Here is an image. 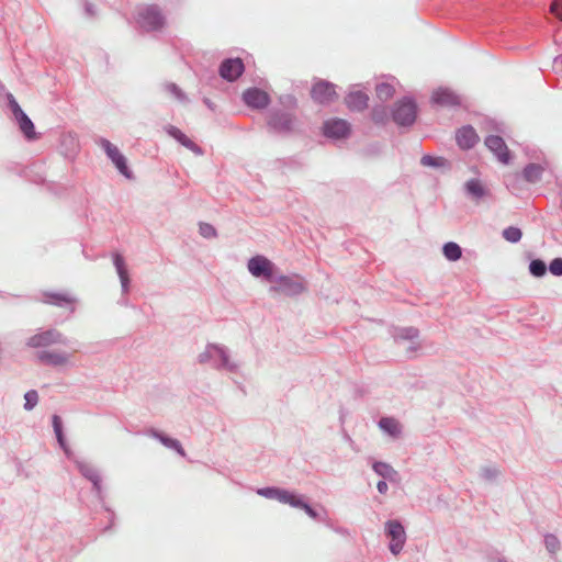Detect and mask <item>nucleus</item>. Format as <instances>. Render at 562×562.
I'll use <instances>...</instances> for the list:
<instances>
[{
    "instance_id": "16",
    "label": "nucleus",
    "mask_w": 562,
    "mask_h": 562,
    "mask_svg": "<svg viewBox=\"0 0 562 562\" xmlns=\"http://www.w3.org/2000/svg\"><path fill=\"white\" fill-rule=\"evenodd\" d=\"M479 140V135L472 125H463L456 132L457 145L463 150L472 149Z\"/></svg>"
},
{
    "instance_id": "49",
    "label": "nucleus",
    "mask_w": 562,
    "mask_h": 562,
    "mask_svg": "<svg viewBox=\"0 0 562 562\" xmlns=\"http://www.w3.org/2000/svg\"><path fill=\"white\" fill-rule=\"evenodd\" d=\"M491 126H492V130L497 132V133H502V134L505 133L506 126H505V124L503 122L493 121L491 123Z\"/></svg>"
},
{
    "instance_id": "4",
    "label": "nucleus",
    "mask_w": 562,
    "mask_h": 562,
    "mask_svg": "<svg viewBox=\"0 0 562 562\" xmlns=\"http://www.w3.org/2000/svg\"><path fill=\"white\" fill-rule=\"evenodd\" d=\"M53 345L70 347L75 352L78 351V348L75 347L77 345V341L67 338L63 333H60L56 328L41 330L35 335L31 336L26 341V346L30 348H45Z\"/></svg>"
},
{
    "instance_id": "47",
    "label": "nucleus",
    "mask_w": 562,
    "mask_h": 562,
    "mask_svg": "<svg viewBox=\"0 0 562 562\" xmlns=\"http://www.w3.org/2000/svg\"><path fill=\"white\" fill-rule=\"evenodd\" d=\"M280 103L285 108L294 109L297 105V100L292 94H284L280 97Z\"/></svg>"
},
{
    "instance_id": "40",
    "label": "nucleus",
    "mask_w": 562,
    "mask_h": 562,
    "mask_svg": "<svg viewBox=\"0 0 562 562\" xmlns=\"http://www.w3.org/2000/svg\"><path fill=\"white\" fill-rule=\"evenodd\" d=\"M501 471L496 467H482L480 471V477L487 482V483H494L499 477Z\"/></svg>"
},
{
    "instance_id": "41",
    "label": "nucleus",
    "mask_w": 562,
    "mask_h": 562,
    "mask_svg": "<svg viewBox=\"0 0 562 562\" xmlns=\"http://www.w3.org/2000/svg\"><path fill=\"white\" fill-rule=\"evenodd\" d=\"M502 236L508 243L516 244V243L520 241V239L522 237V232L517 226H508L503 229Z\"/></svg>"
},
{
    "instance_id": "19",
    "label": "nucleus",
    "mask_w": 562,
    "mask_h": 562,
    "mask_svg": "<svg viewBox=\"0 0 562 562\" xmlns=\"http://www.w3.org/2000/svg\"><path fill=\"white\" fill-rule=\"evenodd\" d=\"M431 103L440 106L454 108L460 105V98L448 88H438L431 94Z\"/></svg>"
},
{
    "instance_id": "23",
    "label": "nucleus",
    "mask_w": 562,
    "mask_h": 562,
    "mask_svg": "<svg viewBox=\"0 0 562 562\" xmlns=\"http://www.w3.org/2000/svg\"><path fill=\"white\" fill-rule=\"evenodd\" d=\"M148 434L157 439L161 445H164L166 448H169L171 450H175L179 456L184 457L186 451L181 445V442L178 439L171 438L168 435L164 434L162 431H159L157 429H149Z\"/></svg>"
},
{
    "instance_id": "8",
    "label": "nucleus",
    "mask_w": 562,
    "mask_h": 562,
    "mask_svg": "<svg viewBox=\"0 0 562 562\" xmlns=\"http://www.w3.org/2000/svg\"><path fill=\"white\" fill-rule=\"evenodd\" d=\"M384 533L390 539L389 550L393 555H398L406 543L405 527L398 519H389L384 524Z\"/></svg>"
},
{
    "instance_id": "6",
    "label": "nucleus",
    "mask_w": 562,
    "mask_h": 562,
    "mask_svg": "<svg viewBox=\"0 0 562 562\" xmlns=\"http://www.w3.org/2000/svg\"><path fill=\"white\" fill-rule=\"evenodd\" d=\"M137 22L146 32H158L165 27L166 18L157 4H149L138 11Z\"/></svg>"
},
{
    "instance_id": "13",
    "label": "nucleus",
    "mask_w": 562,
    "mask_h": 562,
    "mask_svg": "<svg viewBox=\"0 0 562 562\" xmlns=\"http://www.w3.org/2000/svg\"><path fill=\"white\" fill-rule=\"evenodd\" d=\"M241 99L248 108L254 110L266 109L271 102L270 95L257 87L246 89L241 94Z\"/></svg>"
},
{
    "instance_id": "36",
    "label": "nucleus",
    "mask_w": 562,
    "mask_h": 562,
    "mask_svg": "<svg viewBox=\"0 0 562 562\" xmlns=\"http://www.w3.org/2000/svg\"><path fill=\"white\" fill-rule=\"evenodd\" d=\"M90 482L92 484V491L95 494V497L102 504L104 509L111 515V519L113 520L114 519V513L109 507L104 506L105 494H104L103 486H102L101 475L98 476L94 480H91Z\"/></svg>"
},
{
    "instance_id": "39",
    "label": "nucleus",
    "mask_w": 562,
    "mask_h": 562,
    "mask_svg": "<svg viewBox=\"0 0 562 562\" xmlns=\"http://www.w3.org/2000/svg\"><path fill=\"white\" fill-rule=\"evenodd\" d=\"M394 87L387 82L378 83L375 87V93L379 100L382 102L387 101L394 94Z\"/></svg>"
},
{
    "instance_id": "56",
    "label": "nucleus",
    "mask_w": 562,
    "mask_h": 562,
    "mask_svg": "<svg viewBox=\"0 0 562 562\" xmlns=\"http://www.w3.org/2000/svg\"><path fill=\"white\" fill-rule=\"evenodd\" d=\"M322 512L324 513V515H326V510L325 508L321 507Z\"/></svg>"
},
{
    "instance_id": "20",
    "label": "nucleus",
    "mask_w": 562,
    "mask_h": 562,
    "mask_svg": "<svg viewBox=\"0 0 562 562\" xmlns=\"http://www.w3.org/2000/svg\"><path fill=\"white\" fill-rule=\"evenodd\" d=\"M70 357V353L50 350H41L36 353V358L41 363L50 367H60L67 364Z\"/></svg>"
},
{
    "instance_id": "43",
    "label": "nucleus",
    "mask_w": 562,
    "mask_h": 562,
    "mask_svg": "<svg viewBox=\"0 0 562 562\" xmlns=\"http://www.w3.org/2000/svg\"><path fill=\"white\" fill-rule=\"evenodd\" d=\"M24 409L25 411H32L38 403V393L36 390H29L24 394Z\"/></svg>"
},
{
    "instance_id": "26",
    "label": "nucleus",
    "mask_w": 562,
    "mask_h": 562,
    "mask_svg": "<svg viewBox=\"0 0 562 562\" xmlns=\"http://www.w3.org/2000/svg\"><path fill=\"white\" fill-rule=\"evenodd\" d=\"M290 506L293 507V508H300L302 510H304V513L312 519L314 520H317V521H322L324 520V518L322 517L321 513L315 508L313 507L312 505H310L303 495L301 494H297L295 493L291 503H290Z\"/></svg>"
},
{
    "instance_id": "2",
    "label": "nucleus",
    "mask_w": 562,
    "mask_h": 562,
    "mask_svg": "<svg viewBox=\"0 0 562 562\" xmlns=\"http://www.w3.org/2000/svg\"><path fill=\"white\" fill-rule=\"evenodd\" d=\"M307 290L305 279L300 274H282L280 271L269 288L270 293H279L289 297L301 295Z\"/></svg>"
},
{
    "instance_id": "5",
    "label": "nucleus",
    "mask_w": 562,
    "mask_h": 562,
    "mask_svg": "<svg viewBox=\"0 0 562 562\" xmlns=\"http://www.w3.org/2000/svg\"><path fill=\"white\" fill-rule=\"evenodd\" d=\"M247 269L254 278L269 283L273 282L280 271L277 265L263 255H256L249 258Z\"/></svg>"
},
{
    "instance_id": "48",
    "label": "nucleus",
    "mask_w": 562,
    "mask_h": 562,
    "mask_svg": "<svg viewBox=\"0 0 562 562\" xmlns=\"http://www.w3.org/2000/svg\"><path fill=\"white\" fill-rule=\"evenodd\" d=\"M551 12L560 20H562V0H553L551 3Z\"/></svg>"
},
{
    "instance_id": "52",
    "label": "nucleus",
    "mask_w": 562,
    "mask_h": 562,
    "mask_svg": "<svg viewBox=\"0 0 562 562\" xmlns=\"http://www.w3.org/2000/svg\"><path fill=\"white\" fill-rule=\"evenodd\" d=\"M123 296L120 299L119 303L121 305H124V306H127L128 305V300L125 297L124 294H122Z\"/></svg>"
},
{
    "instance_id": "38",
    "label": "nucleus",
    "mask_w": 562,
    "mask_h": 562,
    "mask_svg": "<svg viewBox=\"0 0 562 562\" xmlns=\"http://www.w3.org/2000/svg\"><path fill=\"white\" fill-rule=\"evenodd\" d=\"M371 120L379 125H384L389 121V111L385 105H375L371 111Z\"/></svg>"
},
{
    "instance_id": "50",
    "label": "nucleus",
    "mask_w": 562,
    "mask_h": 562,
    "mask_svg": "<svg viewBox=\"0 0 562 562\" xmlns=\"http://www.w3.org/2000/svg\"><path fill=\"white\" fill-rule=\"evenodd\" d=\"M376 490L380 494H385L389 490V485L386 483V480H380L378 483H376Z\"/></svg>"
},
{
    "instance_id": "22",
    "label": "nucleus",
    "mask_w": 562,
    "mask_h": 562,
    "mask_svg": "<svg viewBox=\"0 0 562 562\" xmlns=\"http://www.w3.org/2000/svg\"><path fill=\"white\" fill-rule=\"evenodd\" d=\"M350 111L361 112L368 108L369 97L363 91H350L345 98Z\"/></svg>"
},
{
    "instance_id": "55",
    "label": "nucleus",
    "mask_w": 562,
    "mask_h": 562,
    "mask_svg": "<svg viewBox=\"0 0 562 562\" xmlns=\"http://www.w3.org/2000/svg\"><path fill=\"white\" fill-rule=\"evenodd\" d=\"M10 295L13 296V294H10ZM14 297H21V295L15 294Z\"/></svg>"
},
{
    "instance_id": "42",
    "label": "nucleus",
    "mask_w": 562,
    "mask_h": 562,
    "mask_svg": "<svg viewBox=\"0 0 562 562\" xmlns=\"http://www.w3.org/2000/svg\"><path fill=\"white\" fill-rule=\"evenodd\" d=\"M544 547L550 554H555L560 550V540L553 533H547L543 539Z\"/></svg>"
},
{
    "instance_id": "10",
    "label": "nucleus",
    "mask_w": 562,
    "mask_h": 562,
    "mask_svg": "<svg viewBox=\"0 0 562 562\" xmlns=\"http://www.w3.org/2000/svg\"><path fill=\"white\" fill-rule=\"evenodd\" d=\"M100 145L117 171L126 179H133L134 175L127 165L125 156L120 151V149L105 138L100 139Z\"/></svg>"
},
{
    "instance_id": "34",
    "label": "nucleus",
    "mask_w": 562,
    "mask_h": 562,
    "mask_svg": "<svg viewBox=\"0 0 562 562\" xmlns=\"http://www.w3.org/2000/svg\"><path fill=\"white\" fill-rule=\"evenodd\" d=\"M442 254L449 261H457L462 257V248L454 241H447L442 246Z\"/></svg>"
},
{
    "instance_id": "37",
    "label": "nucleus",
    "mask_w": 562,
    "mask_h": 562,
    "mask_svg": "<svg viewBox=\"0 0 562 562\" xmlns=\"http://www.w3.org/2000/svg\"><path fill=\"white\" fill-rule=\"evenodd\" d=\"M528 269L532 277L542 278L547 274L548 266L542 259L536 258L529 262Z\"/></svg>"
},
{
    "instance_id": "33",
    "label": "nucleus",
    "mask_w": 562,
    "mask_h": 562,
    "mask_svg": "<svg viewBox=\"0 0 562 562\" xmlns=\"http://www.w3.org/2000/svg\"><path fill=\"white\" fill-rule=\"evenodd\" d=\"M373 471L384 480L393 481L397 476V472L386 462L374 461L372 463Z\"/></svg>"
},
{
    "instance_id": "29",
    "label": "nucleus",
    "mask_w": 562,
    "mask_h": 562,
    "mask_svg": "<svg viewBox=\"0 0 562 562\" xmlns=\"http://www.w3.org/2000/svg\"><path fill=\"white\" fill-rule=\"evenodd\" d=\"M544 169L541 165L530 162L522 169V177L529 183H537L541 180Z\"/></svg>"
},
{
    "instance_id": "45",
    "label": "nucleus",
    "mask_w": 562,
    "mask_h": 562,
    "mask_svg": "<svg viewBox=\"0 0 562 562\" xmlns=\"http://www.w3.org/2000/svg\"><path fill=\"white\" fill-rule=\"evenodd\" d=\"M548 270L555 277H562V258L552 259L548 266Z\"/></svg>"
},
{
    "instance_id": "11",
    "label": "nucleus",
    "mask_w": 562,
    "mask_h": 562,
    "mask_svg": "<svg viewBox=\"0 0 562 562\" xmlns=\"http://www.w3.org/2000/svg\"><path fill=\"white\" fill-rule=\"evenodd\" d=\"M323 135L331 139H346L351 133V125L344 119H329L323 123Z\"/></svg>"
},
{
    "instance_id": "44",
    "label": "nucleus",
    "mask_w": 562,
    "mask_h": 562,
    "mask_svg": "<svg viewBox=\"0 0 562 562\" xmlns=\"http://www.w3.org/2000/svg\"><path fill=\"white\" fill-rule=\"evenodd\" d=\"M199 233L207 239L215 238L217 236L216 228L212 224L203 222L199 224Z\"/></svg>"
},
{
    "instance_id": "30",
    "label": "nucleus",
    "mask_w": 562,
    "mask_h": 562,
    "mask_svg": "<svg viewBox=\"0 0 562 562\" xmlns=\"http://www.w3.org/2000/svg\"><path fill=\"white\" fill-rule=\"evenodd\" d=\"M378 426L382 431L393 438H397L401 435L400 423L393 417H381Z\"/></svg>"
},
{
    "instance_id": "51",
    "label": "nucleus",
    "mask_w": 562,
    "mask_h": 562,
    "mask_svg": "<svg viewBox=\"0 0 562 562\" xmlns=\"http://www.w3.org/2000/svg\"><path fill=\"white\" fill-rule=\"evenodd\" d=\"M85 11H86L87 15L92 16L95 13V7L90 2H86Z\"/></svg>"
},
{
    "instance_id": "21",
    "label": "nucleus",
    "mask_w": 562,
    "mask_h": 562,
    "mask_svg": "<svg viewBox=\"0 0 562 562\" xmlns=\"http://www.w3.org/2000/svg\"><path fill=\"white\" fill-rule=\"evenodd\" d=\"M167 134L176 139L179 144H181L187 149L191 150L198 156L203 155V149L195 144L192 139H190L180 128L173 125H168L166 127Z\"/></svg>"
},
{
    "instance_id": "17",
    "label": "nucleus",
    "mask_w": 562,
    "mask_h": 562,
    "mask_svg": "<svg viewBox=\"0 0 562 562\" xmlns=\"http://www.w3.org/2000/svg\"><path fill=\"white\" fill-rule=\"evenodd\" d=\"M112 261L121 282L122 294L127 295L131 290V278L125 259L120 252L115 251L112 254Z\"/></svg>"
},
{
    "instance_id": "25",
    "label": "nucleus",
    "mask_w": 562,
    "mask_h": 562,
    "mask_svg": "<svg viewBox=\"0 0 562 562\" xmlns=\"http://www.w3.org/2000/svg\"><path fill=\"white\" fill-rule=\"evenodd\" d=\"M14 120L18 123L21 133L27 140H34L37 138L34 123L24 111L14 115Z\"/></svg>"
},
{
    "instance_id": "24",
    "label": "nucleus",
    "mask_w": 562,
    "mask_h": 562,
    "mask_svg": "<svg viewBox=\"0 0 562 562\" xmlns=\"http://www.w3.org/2000/svg\"><path fill=\"white\" fill-rule=\"evenodd\" d=\"M52 425H53V429H54L56 440H57L59 447L64 450L67 458L71 459L74 461L75 457L72 456V452L67 445L66 437L64 434L63 420H61L60 416L54 414L52 416Z\"/></svg>"
},
{
    "instance_id": "12",
    "label": "nucleus",
    "mask_w": 562,
    "mask_h": 562,
    "mask_svg": "<svg viewBox=\"0 0 562 562\" xmlns=\"http://www.w3.org/2000/svg\"><path fill=\"white\" fill-rule=\"evenodd\" d=\"M245 71V65L241 58H225L221 61L218 67V75L227 82H234Z\"/></svg>"
},
{
    "instance_id": "35",
    "label": "nucleus",
    "mask_w": 562,
    "mask_h": 562,
    "mask_svg": "<svg viewBox=\"0 0 562 562\" xmlns=\"http://www.w3.org/2000/svg\"><path fill=\"white\" fill-rule=\"evenodd\" d=\"M162 90L172 95L180 103L189 102V98L186 92L175 82L162 83Z\"/></svg>"
},
{
    "instance_id": "9",
    "label": "nucleus",
    "mask_w": 562,
    "mask_h": 562,
    "mask_svg": "<svg viewBox=\"0 0 562 562\" xmlns=\"http://www.w3.org/2000/svg\"><path fill=\"white\" fill-rule=\"evenodd\" d=\"M311 98L319 105L331 104L338 99L336 85L325 79L316 80L311 89Z\"/></svg>"
},
{
    "instance_id": "3",
    "label": "nucleus",
    "mask_w": 562,
    "mask_h": 562,
    "mask_svg": "<svg viewBox=\"0 0 562 562\" xmlns=\"http://www.w3.org/2000/svg\"><path fill=\"white\" fill-rule=\"evenodd\" d=\"M418 105L411 95L397 100L391 109V117L400 127H411L416 122Z\"/></svg>"
},
{
    "instance_id": "7",
    "label": "nucleus",
    "mask_w": 562,
    "mask_h": 562,
    "mask_svg": "<svg viewBox=\"0 0 562 562\" xmlns=\"http://www.w3.org/2000/svg\"><path fill=\"white\" fill-rule=\"evenodd\" d=\"M294 126V115L282 110H271L267 117L268 132L276 135L288 136Z\"/></svg>"
},
{
    "instance_id": "46",
    "label": "nucleus",
    "mask_w": 562,
    "mask_h": 562,
    "mask_svg": "<svg viewBox=\"0 0 562 562\" xmlns=\"http://www.w3.org/2000/svg\"><path fill=\"white\" fill-rule=\"evenodd\" d=\"M7 101L8 106L11 110L13 116L16 115L19 112L23 111L18 101L15 100V98L13 97V94L7 93Z\"/></svg>"
},
{
    "instance_id": "53",
    "label": "nucleus",
    "mask_w": 562,
    "mask_h": 562,
    "mask_svg": "<svg viewBox=\"0 0 562 562\" xmlns=\"http://www.w3.org/2000/svg\"><path fill=\"white\" fill-rule=\"evenodd\" d=\"M204 103L207 105V108L213 109V104L209 99H204Z\"/></svg>"
},
{
    "instance_id": "31",
    "label": "nucleus",
    "mask_w": 562,
    "mask_h": 562,
    "mask_svg": "<svg viewBox=\"0 0 562 562\" xmlns=\"http://www.w3.org/2000/svg\"><path fill=\"white\" fill-rule=\"evenodd\" d=\"M74 463L76 464L77 470L79 473L88 481L94 480L98 476H100V472L97 468H94L92 464L80 460L78 458H74Z\"/></svg>"
},
{
    "instance_id": "57",
    "label": "nucleus",
    "mask_w": 562,
    "mask_h": 562,
    "mask_svg": "<svg viewBox=\"0 0 562 562\" xmlns=\"http://www.w3.org/2000/svg\"><path fill=\"white\" fill-rule=\"evenodd\" d=\"M561 195H562V184H561Z\"/></svg>"
},
{
    "instance_id": "1",
    "label": "nucleus",
    "mask_w": 562,
    "mask_h": 562,
    "mask_svg": "<svg viewBox=\"0 0 562 562\" xmlns=\"http://www.w3.org/2000/svg\"><path fill=\"white\" fill-rule=\"evenodd\" d=\"M198 362L210 364L213 369L236 373L238 364L231 360L229 349L221 344L209 342L203 352L198 356Z\"/></svg>"
},
{
    "instance_id": "32",
    "label": "nucleus",
    "mask_w": 562,
    "mask_h": 562,
    "mask_svg": "<svg viewBox=\"0 0 562 562\" xmlns=\"http://www.w3.org/2000/svg\"><path fill=\"white\" fill-rule=\"evenodd\" d=\"M420 165L424 167H430V168H448L450 169L451 164L449 160H447L445 157L441 156H432L429 154L424 155L420 158Z\"/></svg>"
},
{
    "instance_id": "54",
    "label": "nucleus",
    "mask_w": 562,
    "mask_h": 562,
    "mask_svg": "<svg viewBox=\"0 0 562 562\" xmlns=\"http://www.w3.org/2000/svg\"><path fill=\"white\" fill-rule=\"evenodd\" d=\"M497 562H507L505 558H499Z\"/></svg>"
},
{
    "instance_id": "28",
    "label": "nucleus",
    "mask_w": 562,
    "mask_h": 562,
    "mask_svg": "<svg viewBox=\"0 0 562 562\" xmlns=\"http://www.w3.org/2000/svg\"><path fill=\"white\" fill-rule=\"evenodd\" d=\"M392 336L396 342L409 340L413 341L418 338L419 330L418 328L414 326H407V327H395Z\"/></svg>"
},
{
    "instance_id": "18",
    "label": "nucleus",
    "mask_w": 562,
    "mask_h": 562,
    "mask_svg": "<svg viewBox=\"0 0 562 562\" xmlns=\"http://www.w3.org/2000/svg\"><path fill=\"white\" fill-rule=\"evenodd\" d=\"M257 494L268 499H276L281 504H286L290 506V503L295 494V492L281 488L278 486H266L257 488Z\"/></svg>"
},
{
    "instance_id": "27",
    "label": "nucleus",
    "mask_w": 562,
    "mask_h": 562,
    "mask_svg": "<svg viewBox=\"0 0 562 562\" xmlns=\"http://www.w3.org/2000/svg\"><path fill=\"white\" fill-rule=\"evenodd\" d=\"M465 193L475 201H480L487 195V190L476 178H472L464 183Z\"/></svg>"
},
{
    "instance_id": "14",
    "label": "nucleus",
    "mask_w": 562,
    "mask_h": 562,
    "mask_svg": "<svg viewBox=\"0 0 562 562\" xmlns=\"http://www.w3.org/2000/svg\"><path fill=\"white\" fill-rule=\"evenodd\" d=\"M484 144L502 164L508 165L510 162V150L502 136L488 135L485 137Z\"/></svg>"
},
{
    "instance_id": "15",
    "label": "nucleus",
    "mask_w": 562,
    "mask_h": 562,
    "mask_svg": "<svg viewBox=\"0 0 562 562\" xmlns=\"http://www.w3.org/2000/svg\"><path fill=\"white\" fill-rule=\"evenodd\" d=\"M41 302L60 308H67L70 313L75 312L76 299L67 293L45 291L42 293Z\"/></svg>"
}]
</instances>
